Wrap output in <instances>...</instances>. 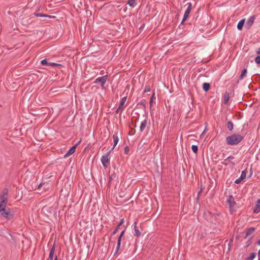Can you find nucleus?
<instances>
[{"instance_id": "nucleus-20", "label": "nucleus", "mask_w": 260, "mask_h": 260, "mask_svg": "<svg viewBox=\"0 0 260 260\" xmlns=\"http://www.w3.org/2000/svg\"><path fill=\"white\" fill-rule=\"evenodd\" d=\"M123 222H124V219L122 218L121 219V220L119 222V223H118V225L116 227V228L113 231V235H114L115 234H116L117 233V232H118V231L119 229V227L123 224Z\"/></svg>"}, {"instance_id": "nucleus-38", "label": "nucleus", "mask_w": 260, "mask_h": 260, "mask_svg": "<svg viewBox=\"0 0 260 260\" xmlns=\"http://www.w3.org/2000/svg\"><path fill=\"white\" fill-rule=\"evenodd\" d=\"M129 148L128 146H126L124 148V152L125 153H128L129 152Z\"/></svg>"}, {"instance_id": "nucleus-11", "label": "nucleus", "mask_w": 260, "mask_h": 260, "mask_svg": "<svg viewBox=\"0 0 260 260\" xmlns=\"http://www.w3.org/2000/svg\"><path fill=\"white\" fill-rule=\"evenodd\" d=\"M32 15H34L36 17H43V18H54V16H50V15H47V14H42L41 13H39V12H36L35 13H34Z\"/></svg>"}, {"instance_id": "nucleus-3", "label": "nucleus", "mask_w": 260, "mask_h": 260, "mask_svg": "<svg viewBox=\"0 0 260 260\" xmlns=\"http://www.w3.org/2000/svg\"><path fill=\"white\" fill-rule=\"evenodd\" d=\"M0 214L7 220H11L14 218V214L10 208H4L0 210Z\"/></svg>"}, {"instance_id": "nucleus-31", "label": "nucleus", "mask_w": 260, "mask_h": 260, "mask_svg": "<svg viewBox=\"0 0 260 260\" xmlns=\"http://www.w3.org/2000/svg\"><path fill=\"white\" fill-rule=\"evenodd\" d=\"M41 64L43 65V66H49V62H48L47 61V60L46 59H43V60H41Z\"/></svg>"}, {"instance_id": "nucleus-41", "label": "nucleus", "mask_w": 260, "mask_h": 260, "mask_svg": "<svg viewBox=\"0 0 260 260\" xmlns=\"http://www.w3.org/2000/svg\"><path fill=\"white\" fill-rule=\"evenodd\" d=\"M81 139H80L75 145H74L73 146H75V148H76V147L79 145V144L81 143Z\"/></svg>"}, {"instance_id": "nucleus-48", "label": "nucleus", "mask_w": 260, "mask_h": 260, "mask_svg": "<svg viewBox=\"0 0 260 260\" xmlns=\"http://www.w3.org/2000/svg\"><path fill=\"white\" fill-rule=\"evenodd\" d=\"M54 260H57V256L56 255L55 256Z\"/></svg>"}, {"instance_id": "nucleus-45", "label": "nucleus", "mask_w": 260, "mask_h": 260, "mask_svg": "<svg viewBox=\"0 0 260 260\" xmlns=\"http://www.w3.org/2000/svg\"><path fill=\"white\" fill-rule=\"evenodd\" d=\"M42 186V183H40V184L38 185V188H40Z\"/></svg>"}, {"instance_id": "nucleus-28", "label": "nucleus", "mask_w": 260, "mask_h": 260, "mask_svg": "<svg viewBox=\"0 0 260 260\" xmlns=\"http://www.w3.org/2000/svg\"><path fill=\"white\" fill-rule=\"evenodd\" d=\"M155 93L154 92H153V94L151 96L150 99V101H149V104H150V108H151V107H152V104L154 101V100H155Z\"/></svg>"}, {"instance_id": "nucleus-22", "label": "nucleus", "mask_w": 260, "mask_h": 260, "mask_svg": "<svg viewBox=\"0 0 260 260\" xmlns=\"http://www.w3.org/2000/svg\"><path fill=\"white\" fill-rule=\"evenodd\" d=\"M245 23V19H241L237 24V28L239 30H241L243 27L244 24Z\"/></svg>"}, {"instance_id": "nucleus-43", "label": "nucleus", "mask_w": 260, "mask_h": 260, "mask_svg": "<svg viewBox=\"0 0 260 260\" xmlns=\"http://www.w3.org/2000/svg\"><path fill=\"white\" fill-rule=\"evenodd\" d=\"M186 19H184V16H183V19L181 22V24H183Z\"/></svg>"}, {"instance_id": "nucleus-8", "label": "nucleus", "mask_w": 260, "mask_h": 260, "mask_svg": "<svg viewBox=\"0 0 260 260\" xmlns=\"http://www.w3.org/2000/svg\"><path fill=\"white\" fill-rule=\"evenodd\" d=\"M126 99H127L126 96L123 97L121 99L119 106L115 111L116 114H118L120 111H122L123 106L125 104Z\"/></svg>"}, {"instance_id": "nucleus-29", "label": "nucleus", "mask_w": 260, "mask_h": 260, "mask_svg": "<svg viewBox=\"0 0 260 260\" xmlns=\"http://www.w3.org/2000/svg\"><path fill=\"white\" fill-rule=\"evenodd\" d=\"M256 253L255 252H252L250 254V255L249 257L246 258V260H253L255 257Z\"/></svg>"}, {"instance_id": "nucleus-25", "label": "nucleus", "mask_w": 260, "mask_h": 260, "mask_svg": "<svg viewBox=\"0 0 260 260\" xmlns=\"http://www.w3.org/2000/svg\"><path fill=\"white\" fill-rule=\"evenodd\" d=\"M127 4L130 7L134 8L136 5V0H128Z\"/></svg>"}, {"instance_id": "nucleus-6", "label": "nucleus", "mask_w": 260, "mask_h": 260, "mask_svg": "<svg viewBox=\"0 0 260 260\" xmlns=\"http://www.w3.org/2000/svg\"><path fill=\"white\" fill-rule=\"evenodd\" d=\"M107 80V76H103L96 78L94 83L95 84L100 83L102 87H104Z\"/></svg>"}, {"instance_id": "nucleus-47", "label": "nucleus", "mask_w": 260, "mask_h": 260, "mask_svg": "<svg viewBox=\"0 0 260 260\" xmlns=\"http://www.w3.org/2000/svg\"><path fill=\"white\" fill-rule=\"evenodd\" d=\"M257 243L258 245H260V239L258 240Z\"/></svg>"}, {"instance_id": "nucleus-18", "label": "nucleus", "mask_w": 260, "mask_h": 260, "mask_svg": "<svg viewBox=\"0 0 260 260\" xmlns=\"http://www.w3.org/2000/svg\"><path fill=\"white\" fill-rule=\"evenodd\" d=\"M141 232H140V231L138 230V228L137 227V223L136 222H135V223H134V235L138 237H140L141 236Z\"/></svg>"}, {"instance_id": "nucleus-14", "label": "nucleus", "mask_w": 260, "mask_h": 260, "mask_svg": "<svg viewBox=\"0 0 260 260\" xmlns=\"http://www.w3.org/2000/svg\"><path fill=\"white\" fill-rule=\"evenodd\" d=\"M231 91H232L231 90ZM232 94V92H229L228 91H226L223 95V102L225 104H226L228 103V102L230 99V96Z\"/></svg>"}, {"instance_id": "nucleus-2", "label": "nucleus", "mask_w": 260, "mask_h": 260, "mask_svg": "<svg viewBox=\"0 0 260 260\" xmlns=\"http://www.w3.org/2000/svg\"><path fill=\"white\" fill-rule=\"evenodd\" d=\"M8 190L5 188L3 190L2 194L0 196V210L7 208L8 202Z\"/></svg>"}, {"instance_id": "nucleus-40", "label": "nucleus", "mask_w": 260, "mask_h": 260, "mask_svg": "<svg viewBox=\"0 0 260 260\" xmlns=\"http://www.w3.org/2000/svg\"><path fill=\"white\" fill-rule=\"evenodd\" d=\"M230 159H234V157H233L232 156H229L228 157H227V158L225 159V160H226H226H230Z\"/></svg>"}, {"instance_id": "nucleus-21", "label": "nucleus", "mask_w": 260, "mask_h": 260, "mask_svg": "<svg viewBox=\"0 0 260 260\" xmlns=\"http://www.w3.org/2000/svg\"><path fill=\"white\" fill-rule=\"evenodd\" d=\"M147 123V121L146 119H145L141 122L140 127V130L141 132H143L145 129V128L146 127Z\"/></svg>"}, {"instance_id": "nucleus-15", "label": "nucleus", "mask_w": 260, "mask_h": 260, "mask_svg": "<svg viewBox=\"0 0 260 260\" xmlns=\"http://www.w3.org/2000/svg\"><path fill=\"white\" fill-rule=\"evenodd\" d=\"M76 151L75 146H72L67 152L66 154H64V157L66 158L69 157V156L73 154Z\"/></svg>"}, {"instance_id": "nucleus-1", "label": "nucleus", "mask_w": 260, "mask_h": 260, "mask_svg": "<svg viewBox=\"0 0 260 260\" xmlns=\"http://www.w3.org/2000/svg\"><path fill=\"white\" fill-rule=\"evenodd\" d=\"M243 137L239 134H234L226 138V143L229 145H236L240 143Z\"/></svg>"}, {"instance_id": "nucleus-4", "label": "nucleus", "mask_w": 260, "mask_h": 260, "mask_svg": "<svg viewBox=\"0 0 260 260\" xmlns=\"http://www.w3.org/2000/svg\"><path fill=\"white\" fill-rule=\"evenodd\" d=\"M110 151H109V152L105 153L102 156L101 158L102 164L105 168H107L110 164V159L109 158V155L110 153Z\"/></svg>"}, {"instance_id": "nucleus-10", "label": "nucleus", "mask_w": 260, "mask_h": 260, "mask_svg": "<svg viewBox=\"0 0 260 260\" xmlns=\"http://www.w3.org/2000/svg\"><path fill=\"white\" fill-rule=\"evenodd\" d=\"M55 249V244H54L51 248L50 249V252L49 254V257L47 260H54V254Z\"/></svg>"}, {"instance_id": "nucleus-9", "label": "nucleus", "mask_w": 260, "mask_h": 260, "mask_svg": "<svg viewBox=\"0 0 260 260\" xmlns=\"http://www.w3.org/2000/svg\"><path fill=\"white\" fill-rule=\"evenodd\" d=\"M247 172L246 170H244L242 172V173L241 174V176L240 178H239L238 179H237L235 181V183L236 184H239L243 180H244L246 177Z\"/></svg>"}, {"instance_id": "nucleus-13", "label": "nucleus", "mask_w": 260, "mask_h": 260, "mask_svg": "<svg viewBox=\"0 0 260 260\" xmlns=\"http://www.w3.org/2000/svg\"><path fill=\"white\" fill-rule=\"evenodd\" d=\"M113 141H114V144H113V146L112 148V150H113L115 147V146L117 145V144H118V141H119V138L118 136L117 133H115L113 134Z\"/></svg>"}, {"instance_id": "nucleus-30", "label": "nucleus", "mask_w": 260, "mask_h": 260, "mask_svg": "<svg viewBox=\"0 0 260 260\" xmlns=\"http://www.w3.org/2000/svg\"><path fill=\"white\" fill-rule=\"evenodd\" d=\"M191 149L194 153H197L198 151V146L197 145H193L191 146Z\"/></svg>"}, {"instance_id": "nucleus-17", "label": "nucleus", "mask_w": 260, "mask_h": 260, "mask_svg": "<svg viewBox=\"0 0 260 260\" xmlns=\"http://www.w3.org/2000/svg\"><path fill=\"white\" fill-rule=\"evenodd\" d=\"M253 212L255 213H258L260 212V199L257 201Z\"/></svg>"}, {"instance_id": "nucleus-19", "label": "nucleus", "mask_w": 260, "mask_h": 260, "mask_svg": "<svg viewBox=\"0 0 260 260\" xmlns=\"http://www.w3.org/2000/svg\"><path fill=\"white\" fill-rule=\"evenodd\" d=\"M255 18V17L254 15H252V16H250L249 18V19L247 20V24L249 26H251L254 22Z\"/></svg>"}, {"instance_id": "nucleus-7", "label": "nucleus", "mask_w": 260, "mask_h": 260, "mask_svg": "<svg viewBox=\"0 0 260 260\" xmlns=\"http://www.w3.org/2000/svg\"><path fill=\"white\" fill-rule=\"evenodd\" d=\"M185 7H187V8L184 12V19H187L189 14L191 12V9H192V4L190 2L187 3L185 5Z\"/></svg>"}, {"instance_id": "nucleus-12", "label": "nucleus", "mask_w": 260, "mask_h": 260, "mask_svg": "<svg viewBox=\"0 0 260 260\" xmlns=\"http://www.w3.org/2000/svg\"><path fill=\"white\" fill-rule=\"evenodd\" d=\"M255 231V229L253 227H251L249 229H248L246 231V235L244 237V239H246L247 238V237L251 235V234H252Z\"/></svg>"}, {"instance_id": "nucleus-44", "label": "nucleus", "mask_w": 260, "mask_h": 260, "mask_svg": "<svg viewBox=\"0 0 260 260\" xmlns=\"http://www.w3.org/2000/svg\"><path fill=\"white\" fill-rule=\"evenodd\" d=\"M256 53L258 54H260V47L257 49L256 51Z\"/></svg>"}, {"instance_id": "nucleus-23", "label": "nucleus", "mask_w": 260, "mask_h": 260, "mask_svg": "<svg viewBox=\"0 0 260 260\" xmlns=\"http://www.w3.org/2000/svg\"><path fill=\"white\" fill-rule=\"evenodd\" d=\"M210 87V84L209 83L206 82L203 83V89L205 91H208L209 90Z\"/></svg>"}, {"instance_id": "nucleus-26", "label": "nucleus", "mask_w": 260, "mask_h": 260, "mask_svg": "<svg viewBox=\"0 0 260 260\" xmlns=\"http://www.w3.org/2000/svg\"><path fill=\"white\" fill-rule=\"evenodd\" d=\"M246 74H247V69H244L242 71V73H241V74L239 77V79L240 80H242L244 77L246 76Z\"/></svg>"}, {"instance_id": "nucleus-33", "label": "nucleus", "mask_w": 260, "mask_h": 260, "mask_svg": "<svg viewBox=\"0 0 260 260\" xmlns=\"http://www.w3.org/2000/svg\"><path fill=\"white\" fill-rule=\"evenodd\" d=\"M255 62L260 67V55H257L254 59Z\"/></svg>"}, {"instance_id": "nucleus-24", "label": "nucleus", "mask_w": 260, "mask_h": 260, "mask_svg": "<svg viewBox=\"0 0 260 260\" xmlns=\"http://www.w3.org/2000/svg\"><path fill=\"white\" fill-rule=\"evenodd\" d=\"M226 126L229 131H232L234 127L233 123L231 121H229L227 122Z\"/></svg>"}, {"instance_id": "nucleus-27", "label": "nucleus", "mask_w": 260, "mask_h": 260, "mask_svg": "<svg viewBox=\"0 0 260 260\" xmlns=\"http://www.w3.org/2000/svg\"><path fill=\"white\" fill-rule=\"evenodd\" d=\"M121 240H120V239H118L117 244V246H116V250L115 251L114 254H116L120 249V247L121 245Z\"/></svg>"}, {"instance_id": "nucleus-34", "label": "nucleus", "mask_w": 260, "mask_h": 260, "mask_svg": "<svg viewBox=\"0 0 260 260\" xmlns=\"http://www.w3.org/2000/svg\"><path fill=\"white\" fill-rule=\"evenodd\" d=\"M61 66L60 64L54 63V62H49V66H51V67H57V66Z\"/></svg>"}, {"instance_id": "nucleus-46", "label": "nucleus", "mask_w": 260, "mask_h": 260, "mask_svg": "<svg viewBox=\"0 0 260 260\" xmlns=\"http://www.w3.org/2000/svg\"><path fill=\"white\" fill-rule=\"evenodd\" d=\"M206 128L204 129V131H203V132L202 133V134H201V136H202L204 133H205V132H206Z\"/></svg>"}, {"instance_id": "nucleus-36", "label": "nucleus", "mask_w": 260, "mask_h": 260, "mask_svg": "<svg viewBox=\"0 0 260 260\" xmlns=\"http://www.w3.org/2000/svg\"><path fill=\"white\" fill-rule=\"evenodd\" d=\"M124 233H125V230H123V231L121 232V233H120V234L119 236L118 237V239H120V240H121V238H122V237L123 236V235H124Z\"/></svg>"}, {"instance_id": "nucleus-39", "label": "nucleus", "mask_w": 260, "mask_h": 260, "mask_svg": "<svg viewBox=\"0 0 260 260\" xmlns=\"http://www.w3.org/2000/svg\"><path fill=\"white\" fill-rule=\"evenodd\" d=\"M233 242V238H232L230 240V243H229V248H230L231 246V243Z\"/></svg>"}, {"instance_id": "nucleus-5", "label": "nucleus", "mask_w": 260, "mask_h": 260, "mask_svg": "<svg viewBox=\"0 0 260 260\" xmlns=\"http://www.w3.org/2000/svg\"><path fill=\"white\" fill-rule=\"evenodd\" d=\"M227 203L229 204L230 213L232 214L234 211V206L236 205V202L234 197L232 195H230L228 197Z\"/></svg>"}, {"instance_id": "nucleus-37", "label": "nucleus", "mask_w": 260, "mask_h": 260, "mask_svg": "<svg viewBox=\"0 0 260 260\" xmlns=\"http://www.w3.org/2000/svg\"><path fill=\"white\" fill-rule=\"evenodd\" d=\"M251 239H252V238H251L250 239H249L248 240V241L246 242V246L247 247L249 246L251 244V243H252Z\"/></svg>"}, {"instance_id": "nucleus-42", "label": "nucleus", "mask_w": 260, "mask_h": 260, "mask_svg": "<svg viewBox=\"0 0 260 260\" xmlns=\"http://www.w3.org/2000/svg\"><path fill=\"white\" fill-rule=\"evenodd\" d=\"M252 175V167H251L250 169V175H249V177L250 178L251 177Z\"/></svg>"}, {"instance_id": "nucleus-16", "label": "nucleus", "mask_w": 260, "mask_h": 260, "mask_svg": "<svg viewBox=\"0 0 260 260\" xmlns=\"http://www.w3.org/2000/svg\"><path fill=\"white\" fill-rule=\"evenodd\" d=\"M146 100L143 99L141 100V101L139 102L137 105V108H142V109H145L146 108Z\"/></svg>"}, {"instance_id": "nucleus-35", "label": "nucleus", "mask_w": 260, "mask_h": 260, "mask_svg": "<svg viewBox=\"0 0 260 260\" xmlns=\"http://www.w3.org/2000/svg\"><path fill=\"white\" fill-rule=\"evenodd\" d=\"M61 66L60 64L54 63V62H49V66H51V67H57V66Z\"/></svg>"}, {"instance_id": "nucleus-32", "label": "nucleus", "mask_w": 260, "mask_h": 260, "mask_svg": "<svg viewBox=\"0 0 260 260\" xmlns=\"http://www.w3.org/2000/svg\"><path fill=\"white\" fill-rule=\"evenodd\" d=\"M150 90H151V88H150V86L149 85H146L145 88H144V92H145V93L148 92L150 91Z\"/></svg>"}]
</instances>
